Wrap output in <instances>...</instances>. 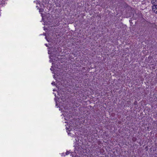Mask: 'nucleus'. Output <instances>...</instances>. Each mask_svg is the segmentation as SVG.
<instances>
[{"label": "nucleus", "instance_id": "nucleus-1", "mask_svg": "<svg viewBox=\"0 0 157 157\" xmlns=\"http://www.w3.org/2000/svg\"><path fill=\"white\" fill-rule=\"evenodd\" d=\"M153 3L155 4L153 6L152 10L155 13H157V0H153Z\"/></svg>", "mask_w": 157, "mask_h": 157}, {"label": "nucleus", "instance_id": "nucleus-7", "mask_svg": "<svg viewBox=\"0 0 157 157\" xmlns=\"http://www.w3.org/2000/svg\"><path fill=\"white\" fill-rule=\"evenodd\" d=\"M45 45L46 46H48V45H47V44H45Z\"/></svg>", "mask_w": 157, "mask_h": 157}, {"label": "nucleus", "instance_id": "nucleus-2", "mask_svg": "<svg viewBox=\"0 0 157 157\" xmlns=\"http://www.w3.org/2000/svg\"><path fill=\"white\" fill-rule=\"evenodd\" d=\"M5 4V0H0V5Z\"/></svg>", "mask_w": 157, "mask_h": 157}, {"label": "nucleus", "instance_id": "nucleus-6", "mask_svg": "<svg viewBox=\"0 0 157 157\" xmlns=\"http://www.w3.org/2000/svg\"><path fill=\"white\" fill-rule=\"evenodd\" d=\"M133 140H134V141H135L136 140V139L135 138L133 139Z\"/></svg>", "mask_w": 157, "mask_h": 157}, {"label": "nucleus", "instance_id": "nucleus-5", "mask_svg": "<svg viewBox=\"0 0 157 157\" xmlns=\"http://www.w3.org/2000/svg\"><path fill=\"white\" fill-rule=\"evenodd\" d=\"M54 83H55V82H52V85H53Z\"/></svg>", "mask_w": 157, "mask_h": 157}, {"label": "nucleus", "instance_id": "nucleus-3", "mask_svg": "<svg viewBox=\"0 0 157 157\" xmlns=\"http://www.w3.org/2000/svg\"><path fill=\"white\" fill-rule=\"evenodd\" d=\"M65 154H66V155H68V154H69V152L68 151L67 152L65 153Z\"/></svg>", "mask_w": 157, "mask_h": 157}, {"label": "nucleus", "instance_id": "nucleus-4", "mask_svg": "<svg viewBox=\"0 0 157 157\" xmlns=\"http://www.w3.org/2000/svg\"><path fill=\"white\" fill-rule=\"evenodd\" d=\"M42 10H41V9H40V10H39V12H42Z\"/></svg>", "mask_w": 157, "mask_h": 157}]
</instances>
